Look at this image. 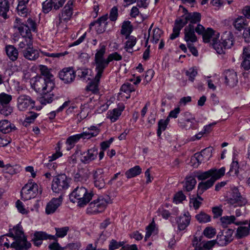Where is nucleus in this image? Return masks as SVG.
Returning <instances> with one entry per match:
<instances>
[{"label": "nucleus", "instance_id": "f257e3e1", "mask_svg": "<svg viewBox=\"0 0 250 250\" xmlns=\"http://www.w3.org/2000/svg\"><path fill=\"white\" fill-rule=\"evenodd\" d=\"M106 47L104 45H100V48L97 50L95 55L94 64L95 66V71L97 72V79L99 80L102 77L104 69L111 61H120L122 59V56L117 52L110 54L106 59L104 58L105 54Z\"/></svg>", "mask_w": 250, "mask_h": 250}, {"label": "nucleus", "instance_id": "f03ea898", "mask_svg": "<svg viewBox=\"0 0 250 250\" xmlns=\"http://www.w3.org/2000/svg\"><path fill=\"white\" fill-rule=\"evenodd\" d=\"M41 76L37 77L34 83L35 88L38 91H51L55 87L54 76L51 73V69L46 66H40Z\"/></svg>", "mask_w": 250, "mask_h": 250}, {"label": "nucleus", "instance_id": "7ed1b4c3", "mask_svg": "<svg viewBox=\"0 0 250 250\" xmlns=\"http://www.w3.org/2000/svg\"><path fill=\"white\" fill-rule=\"evenodd\" d=\"M94 194L92 191H88L83 187H78L70 194V201L74 203L77 202L81 208L84 207L92 199Z\"/></svg>", "mask_w": 250, "mask_h": 250}, {"label": "nucleus", "instance_id": "20e7f679", "mask_svg": "<svg viewBox=\"0 0 250 250\" xmlns=\"http://www.w3.org/2000/svg\"><path fill=\"white\" fill-rule=\"evenodd\" d=\"M14 27L18 29L22 38L32 37L31 31H36V23L30 18L24 23L22 19L17 18Z\"/></svg>", "mask_w": 250, "mask_h": 250}, {"label": "nucleus", "instance_id": "39448f33", "mask_svg": "<svg viewBox=\"0 0 250 250\" xmlns=\"http://www.w3.org/2000/svg\"><path fill=\"white\" fill-rule=\"evenodd\" d=\"M204 27L198 24L196 26L191 24H189L184 29V40L187 43H193L197 41V38L195 34L196 32L198 35L203 33Z\"/></svg>", "mask_w": 250, "mask_h": 250}, {"label": "nucleus", "instance_id": "423d86ee", "mask_svg": "<svg viewBox=\"0 0 250 250\" xmlns=\"http://www.w3.org/2000/svg\"><path fill=\"white\" fill-rule=\"evenodd\" d=\"M109 198L99 197L97 199L94 200L89 204L87 208V212L91 214H96L101 212L104 210L108 203Z\"/></svg>", "mask_w": 250, "mask_h": 250}, {"label": "nucleus", "instance_id": "0eeeda50", "mask_svg": "<svg viewBox=\"0 0 250 250\" xmlns=\"http://www.w3.org/2000/svg\"><path fill=\"white\" fill-rule=\"evenodd\" d=\"M69 186V180L65 174L59 175L55 177L52 181V189L56 193H60L63 195V191Z\"/></svg>", "mask_w": 250, "mask_h": 250}, {"label": "nucleus", "instance_id": "6e6552de", "mask_svg": "<svg viewBox=\"0 0 250 250\" xmlns=\"http://www.w3.org/2000/svg\"><path fill=\"white\" fill-rule=\"evenodd\" d=\"M38 192V186L37 184L28 182L22 187L21 191V199L28 200L35 197Z\"/></svg>", "mask_w": 250, "mask_h": 250}, {"label": "nucleus", "instance_id": "1a4fd4ad", "mask_svg": "<svg viewBox=\"0 0 250 250\" xmlns=\"http://www.w3.org/2000/svg\"><path fill=\"white\" fill-rule=\"evenodd\" d=\"M212 147H207L203 149L200 153H196L194 158H191L193 166L197 167L202 163H205L208 161L212 156Z\"/></svg>", "mask_w": 250, "mask_h": 250}, {"label": "nucleus", "instance_id": "9d476101", "mask_svg": "<svg viewBox=\"0 0 250 250\" xmlns=\"http://www.w3.org/2000/svg\"><path fill=\"white\" fill-rule=\"evenodd\" d=\"M247 202L246 198L241 194L236 188L232 189L230 197L227 199V203L234 207L245 206Z\"/></svg>", "mask_w": 250, "mask_h": 250}, {"label": "nucleus", "instance_id": "9b49d317", "mask_svg": "<svg viewBox=\"0 0 250 250\" xmlns=\"http://www.w3.org/2000/svg\"><path fill=\"white\" fill-rule=\"evenodd\" d=\"M212 45L218 54H222L224 52L223 48H230L233 44L232 37L230 35L226 37L223 36L219 42H217L215 40H212Z\"/></svg>", "mask_w": 250, "mask_h": 250}, {"label": "nucleus", "instance_id": "f8f14e48", "mask_svg": "<svg viewBox=\"0 0 250 250\" xmlns=\"http://www.w3.org/2000/svg\"><path fill=\"white\" fill-rule=\"evenodd\" d=\"M17 106L20 111L30 110L35 107V101L28 95H21L17 98Z\"/></svg>", "mask_w": 250, "mask_h": 250}, {"label": "nucleus", "instance_id": "ddd939ff", "mask_svg": "<svg viewBox=\"0 0 250 250\" xmlns=\"http://www.w3.org/2000/svg\"><path fill=\"white\" fill-rule=\"evenodd\" d=\"M233 230L227 229L219 232L215 239L216 243L220 246H226L233 240Z\"/></svg>", "mask_w": 250, "mask_h": 250}, {"label": "nucleus", "instance_id": "4468645a", "mask_svg": "<svg viewBox=\"0 0 250 250\" xmlns=\"http://www.w3.org/2000/svg\"><path fill=\"white\" fill-rule=\"evenodd\" d=\"M98 154V148L96 147H92L81 153V161L84 164H89L96 159Z\"/></svg>", "mask_w": 250, "mask_h": 250}, {"label": "nucleus", "instance_id": "2eb2a0df", "mask_svg": "<svg viewBox=\"0 0 250 250\" xmlns=\"http://www.w3.org/2000/svg\"><path fill=\"white\" fill-rule=\"evenodd\" d=\"M179 21L185 26L189 21V24L194 25L200 21L201 19V15L199 12H192L188 13L185 16H182L178 18Z\"/></svg>", "mask_w": 250, "mask_h": 250}, {"label": "nucleus", "instance_id": "dca6fc26", "mask_svg": "<svg viewBox=\"0 0 250 250\" xmlns=\"http://www.w3.org/2000/svg\"><path fill=\"white\" fill-rule=\"evenodd\" d=\"M63 200L62 193L58 198H52L46 205L45 213L50 214L54 213L57 209L62 205Z\"/></svg>", "mask_w": 250, "mask_h": 250}, {"label": "nucleus", "instance_id": "f3484780", "mask_svg": "<svg viewBox=\"0 0 250 250\" xmlns=\"http://www.w3.org/2000/svg\"><path fill=\"white\" fill-rule=\"evenodd\" d=\"M225 83L230 87L235 86L238 83L236 73L232 69H228L224 71Z\"/></svg>", "mask_w": 250, "mask_h": 250}, {"label": "nucleus", "instance_id": "a211bd4d", "mask_svg": "<svg viewBox=\"0 0 250 250\" xmlns=\"http://www.w3.org/2000/svg\"><path fill=\"white\" fill-rule=\"evenodd\" d=\"M223 176V170L220 171L219 176H217L216 178L212 177L210 178L209 180L206 182H200L198 184L197 194L201 195L205 191L211 187L215 182Z\"/></svg>", "mask_w": 250, "mask_h": 250}, {"label": "nucleus", "instance_id": "6ab92c4d", "mask_svg": "<svg viewBox=\"0 0 250 250\" xmlns=\"http://www.w3.org/2000/svg\"><path fill=\"white\" fill-rule=\"evenodd\" d=\"M223 170V176L225 173V168L222 167L219 169L216 168H211L208 171L201 173L197 175V177L199 180H204L207 178L210 177L216 178L217 176H219L220 171Z\"/></svg>", "mask_w": 250, "mask_h": 250}, {"label": "nucleus", "instance_id": "aec40b11", "mask_svg": "<svg viewBox=\"0 0 250 250\" xmlns=\"http://www.w3.org/2000/svg\"><path fill=\"white\" fill-rule=\"evenodd\" d=\"M75 76L74 71L70 68H63L59 73L60 78L66 83L73 82Z\"/></svg>", "mask_w": 250, "mask_h": 250}, {"label": "nucleus", "instance_id": "412c9836", "mask_svg": "<svg viewBox=\"0 0 250 250\" xmlns=\"http://www.w3.org/2000/svg\"><path fill=\"white\" fill-rule=\"evenodd\" d=\"M93 179L94 185L96 188L101 189L104 187L105 181L102 169H98L93 172Z\"/></svg>", "mask_w": 250, "mask_h": 250}, {"label": "nucleus", "instance_id": "4be33fe9", "mask_svg": "<svg viewBox=\"0 0 250 250\" xmlns=\"http://www.w3.org/2000/svg\"><path fill=\"white\" fill-rule=\"evenodd\" d=\"M31 247L30 242L27 241L25 236L18 238L11 244V247L16 250H27Z\"/></svg>", "mask_w": 250, "mask_h": 250}, {"label": "nucleus", "instance_id": "5701e85b", "mask_svg": "<svg viewBox=\"0 0 250 250\" xmlns=\"http://www.w3.org/2000/svg\"><path fill=\"white\" fill-rule=\"evenodd\" d=\"M21 53L26 59L32 61H36L40 56L39 51L34 48L33 45L28 47L26 49L22 50Z\"/></svg>", "mask_w": 250, "mask_h": 250}, {"label": "nucleus", "instance_id": "b1692460", "mask_svg": "<svg viewBox=\"0 0 250 250\" xmlns=\"http://www.w3.org/2000/svg\"><path fill=\"white\" fill-rule=\"evenodd\" d=\"M73 2L72 0H68L61 13L59 14L64 22H67L71 18L73 14Z\"/></svg>", "mask_w": 250, "mask_h": 250}, {"label": "nucleus", "instance_id": "393cba45", "mask_svg": "<svg viewBox=\"0 0 250 250\" xmlns=\"http://www.w3.org/2000/svg\"><path fill=\"white\" fill-rule=\"evenodd\" d=\"M176 221L178 225V229L180 230H185L190 223V216L189 213L187 212L183 215L177 217Z\"/></svg>", "mask_w": 250, "mask_h": 250}, {"label": "nucleus", "instance_id": "a878e982", "mask_svg": "<svg viewBox=\"0 0 250 250\" xmlns=\"http://www.w3.org/2000/svg\"><path fill=\"white\" fill-rule=\"evenodd\" d=\"M243 61L241 63V66L245 70H248L250 69V49L248 47L243 48V52L242 55Z\"/></svg>", "mask_w": 250, "mask_h": 250}, {"label": "nucleus", "instance_id": "bb28decb", "mask_svg": "<svg viewBox=\"0 0 250 250\" xmlns=\"http://www.w3.org/2000/svg\"><path fill=\"white\" fill-rule=\"evenodd\" d=\"M89 130H93V132H90L89 131H84L79 134L81 139H89L92 137L97 136L100 131V129L96 126L92 125L88 128Z\"/></svg>", "mask_w": 250, "mask_h": 250}, {"label": "nucleus", "instance_id": "cd10ccee", "mask_svg": "<svg viewBox=\"0 0 250 250\" xmlns=\"http://www.w3.org/2000/svg\"><path fill=\"white\" fill-rule=\"evenodd\" d=\"M5 50L7 56L11 61L15 62L17 60L19 56V51L14 45H6Z\"/></svg>", "mask_w": 250, "mask_h": 250}, {"label": "nucleus", "instance_id": "c85d7f7f", "mask_svg": "<svg viewBox=\"0 0 250 250\" xmlns=\"http://www.w3.org/2000/svg\"><path fill=\"white\" fill-rule=\"evenodd\" d=\"M15 128V126L7 120H2L0 122V131L3 133H9Z\"/></svg>", "mask_w": 250, "mask_h": 250}, {"label": "nucleus", "instance_id": "c756f323", "mask_svg": "<svg viewBox=\"0 0 250 250\" xmlns=\"http://www.w3.org/2000/svg\"><path fill=\"white\" fill-rule=\"evenodd\" d=\"M10 9V3L8 0H0V16L4 19L8 18L7 13Z\"/></svg>", "mask_w": 250, "mask_h": 250}, {"label": "nucleus", "instance_id": "7c9ffc66", "mask_svg": "<svg viewBox=\"0 0 250 250\" xmlns=\"http://www.w3.org/2000/svg\"><path fill=\"white\" fill-rule=\"evenodd\" d=\"M18 1L19 3L17 7L18 14L23 17H26L27 13L26 4L28 3L29 0H18Z\"/></svg>", "mask_w": 250, "mask_h": 250}, {"label": "nucleus", "instance_id": "2f4dec72", "mask_svg": "<svg viewBox=\"0 0 250 250\" xmlns=\"http://www.w3.org/2000/svg\"><path fill=\"white\" fill-rule=\"evenodd\" d=\"M88 177L87 171L84 169H81L75 174L74 180L75 181L83 183L87 181Z\"/></svg>", "mask_w": 250, "mask_h": 250}, {"label": "nucleus", "instance_id": "473e14b6", "mask_svg": "<svg viewBox=\"0 0 250 250\" xmlns=\"http://www.w3.org/2000/svg\"><path fill=\"white\" fill-rule=\"evenodd\" d=\"M184 26L183 24L179 20L177 19L174 23V26L173 28V32L170 35V39L171 40H174L177 37H178L179 35L180 30Z\"/></svg>", "mask_w": 250, "mask_h": 250}, {"label": "nucleus", "instance_id": "72a5a7b5", "mask_svg": "<svg viewBox=\"0 0 250 250\" xmlns=\"http://www.w3.org/2000/svg\"><path fill=\"white\" fill-rule=\"evenodd\" d=\"M132 26L131 25L130 21H124L122 25V29L121 30V33L122 35L125 36V39H127L129 35L132 32Z\"/></svg>", "mask_w": 250, "mask_h": 250}, {"label": "nucleus", "instance_id": "f704fd0d", "mask_svg": "<svg viewBox=\"0 0 250 250\" xmlns=\"http://www.w3.org/2000/svg\"><path fill=\"white\" fill-rule=\"evenodd\" d=\"M34 237L42 242L43 240L47 239L56 240V237L55 235L48 234L43 231L35 232L34 235Z\"/></svg>", "mask_w": 250, "mask_h": 250}, {"label": "nucleus", "instance_id": "c9c22d12", "mask_svg": "<svg viewBox=\"0 0 250 250\" xmlns=\"http://www.w3.org/2000/svg\"><path fill=\"white\" fill-rule=\"evenodd\" d=\"M19 49L21 51L26 49L27 48L33 45L32 37L22 38L19 43Z\"/></svg>", "mask_w": 250, "mask_h": 250}, {"label": "nucleus", "instance_id": "e433bc0d", "mask_svg": "<svg viewBox=\"0 0 250 250\" xmlns=\"http://www.w3.org/2000/svg\"><path fill=\"white\" fill-rule=\"evenodd\" d=\"M142 172V169L139 166H136L127 170L125 174L128 179H130L140 174Z\"/></svg>", "mask_w": 250, "mask_h": 250}, {"label": "nucleus", "instance_id": "4c0bfd02", "mask_svg": "<svg viewBox=\"0 0 250 250\" xmlns=\"http://www.w3.org/2000/svg\"><path fill=\"white\" fill-rule=\"evenodd\" d=\"M43 96L40 98V103L42 104L46 105L47 104L51 103L54 99V94L53 93H50L51 91L43 92L41 91Z\"/></svg>", "mask_w": 250, "mask_h": 250}, {"label": "nucleus", "instance_id": "58836bf2", "mask_svg": "<svg viewBox=\"0 0 250 250\" xmlns=\"http://www.w3.org/2000/svg\"><path fill=\"white\" fill-rule=\"evenodd\" d=\"M246 21V18L243 16H239L236 18L233 23L234 27L238 30L241 31L244 28Z\"/></svg>", "mask_w": 250, "mask_h": 250}, {"label": "nucleus", "instance_id": "ea45409f", "mask_svg": "<svg viewBox=\"0 0 250 250\" xmlns=\"http://www.w3.org/2000/svg\"><path fill=\"white\" fill-rule=\"evenodd\" d=\"M250 233V229L246 227H239L236 230L235 236L238 239H241L247 236Z\"/></svg>", "mask_w": 250, "mask_h": 250}, {"label": "nucleus", "instance_id": "a19ab883", "mask_svg": "<svg viewBox=\"0 0 250 250\" xmlns=\"http://www.w3.org/2000/svg\"><path fill=\"white\" fill-rule=\"evenodd\" d=\"M214 34V31L211 28H208L206 30L204 28L203 33L200 35L203 36V40L204 42L206 43L209 42L210 41L211 38Z\"/></svg>", "mask_w": 250, "mask_h": 250}, {"label": "nucleus", "instance_id": "79ce46f5", "mask_svg": "<svg viewBox=\"0 0 250 250\" xmlns=\"http://www.w3.org/2000/svg\"><path fill=\"white\" fill-rule=\"evenodd\" d=\"M127 41L125 42V49L127 52L132 53V51H130V49L136 44V38L134 36H130L127 37Z\"/></svg>", "mask_w": 250, "mask_h": 250}, {"label": "nucleus", "instance_id": "37998d69", "mask_svg": "<svg viewBox=\"0 0 250 250\" xmlns=\"http://www.w3.org/2000/svg\"><path fill=\"white\" fill-rule=\"evenodd\" d=\"M97 72H96V74L95 76L94 81H92L89 83V84L86 86V89L89 91H91L93 92H96L98 90V85L100 82V79L102 77H100L99 80H97Z\"/></svg>", "mask_w": 250, "mask_h": 250}, {"label": "nucleus", "instance_id": "c03bdc74", "mask_svg": "<svg viewBox=\"0 0 250 250\" xmlns=\"http://www.w3.org/2000/svg\"><path fill=\"white\" fill-rule=\"evenodd\" d=\"M120 90L122 92H124L127 94L128 96H126V98L128 99L130 98V93L135 91V89L134 88V85L130 83H126L122 85L120 88Z\"/></svg>", "mask_w": 250, "mask_h": 250}, {"label": "nucleus", "instance_id": "a18cd8bd", "mask_svg": "<svg viewBox=\"0 0 250 250\" xmlns=\"http://www.w3.org/2000/svg\"><path fill=\"white\" fill-rule=\"evenodd\" d=\"M195 218L200 223H207L211 220L210 216L203 211L197 214L195 216Z\"/></svg>", "mask_w": 250, "mask_h": 250}, {"label": "nucleus", "instance_id": "49530a36", "mask_svg": "<svg viewBox=\"0 0 250 250\" xmlns=\"http://www.w3.org/2000/svg\"><path fill=\"white\" fill-rule=\"evenodd\" d=\"M196 184L195 179L192 176H190L187 178L184 187L187 191H190L194 188Z\"/></svg>", "mask_w": 250, "mask_h": 250}, {"label": "nucleus", "instance_id": "de8ad7c7", "mask_svg": "<svg viewBox=\"0 0 250 250\" xmlns=\"http://www.w3.org/2000/svg\"><path fill=\"white\" fill-rule=\"evenodd\" d=\"M236 219L235 216H224L220 218V221L223 227H226L228 225L234 223Z\"/></svg>", "mask_w": 250, "mask_h": 250}, {"label": "nucleus", "instance_id": "09e8293b", "mask_svg": "<svg viewBox=\"0 0 250 250\" xmlns=\"http://www.w3.org/2000/svg\"><path fill=\"white\" fill-rule=\"evenodd\" d=\"M216 231L215 228L212 227H206L203 231V235L208 238H213L216 234Z\"/></svg>", "mask_w": 250, "mask_h": 250}, {"label": "nucleus", "instance_id": "8fccbe9b", "mask_svg": "<svg viewBox=\"0 0 250 250\" xmlns=\"http://www.w3.org/2000/svg\"><path fill=\"white\" fill-rule=\"evenodd\" d=\"M198 194L197 198H192L190 199L189 204L190 206H192L195 209H197L199 208L200 206L202 204V201L203 199Z\"/></svg>", "mask_w": 250, "mask_h": 250}, {"label": "nucleus", "instance_id": "3c124183", "mask_svg": "<svg viewBox=\"0 0 250 250\" xmlns=\"http://www.w3.org/2000/svg\"><path fill=\"white\" fill-rule=\"evenodd\" d=\"M56 231V236L57 237L63 238L67 235L68 231L69 230L68 227H64L62 228H55Z\"/></svg>", "mask_w": 250, "mask_h": 250}, {"label": "nucleus", "instance_id": "603ef678", "mask_svg": "<svg viewBox=\"0 0 250 250\" xmlns=\"http://www.w3.org/2000/svg\"><path fill=\"white\" fill-rule=\"evenodd\" d=\"M11 100V95L5 93L0 94V103L1 105H7Z\"/></svg>", "mask_w": 250, "mask_h": 250}, {"label": "nucleus", "instance_id": "864d4df0", "mask_svg": "<svg viewBox=\"0 0 250 250\" xmlns=\"http://www.w3.org/2000/svg\"><path fill=\"white\" fill-rule=\"evenodd\" d=\"M193 119H187L185 122H180V126L186 129V130L189 129L190 128H195L194 126V122Z\"/></svg>", "mask_w": 250, "mask_h": 250}, {"label": "nucleus", "instance_id": "5fc2aeb1", "mask_svg": "<svg viewBox=\"0 0 250 250\" xmlns=\"http://www.w3.org/2000/svg\"><path fill=\"white\" fill-rule=\"evenodd\" d=\"M80 139L79 134H76L69 137L66 140V143L70 146V147H72Z\"/></svg>", "mask_w": 250, "mask_h": 250}, {"label": "nucleus", "instance_id": "6e6d98bb", "mask_svg": "<svg viewBox=\"0 0 250 250\" xmlns=\"http://www.w3.org/2000/svg\"><path fill=\"white\" fill-rule=\"evenodd\" d=\"M88 69L87 68H79L77 70L76 73L80 78L84 80H90L89 77H87L88 76Z\"/></svg>", "mask_w": 250, "mask_h": 250}, {"label": "nucleus", "instance_id": "4d7b16f0", "mask_svg": "<svg viewBox=\"0 0 250 250\" xmlns=\"http://www.w3.org/2000/svg\"><path fill=\"white\" fill-rule=\"evenodd\" d=\"M30 115L26 116L24 122H23V125L27 127L30 123H33L35 119L37 118L38 114L33 112H30Z\"/></svg>", "mask_w": 250, "mask_h": 250}, {"label": "nucleus", "instance_id": "13d9d810", "mask_svg": "<svg viewBox=\"0 0 250 250\" xmlns=\"http://www.w3.org/2000/svg\"><path fill=\"white\" fill-rule=\"evenodd\" d=\"M153 33L152 42L154 43H157L161 38L163 32L160 29L155 28L153 30Z\"/></svg>", "mask_w": 250, "mask_h": 250}, {"label": "nucleus", "instance_id": "bf43d9fd", "mask_svg": "<svg viewBox=\"0 0 250 250\" xmlns=\"http://www.w3.org/2000/svg\"><path fill=\"white\" fill-rule=\"evenodd\" d=\"M12 230H13L15 234V240L24 236V233L22 230V228L19 225L14 227Z\"/></svg>", "mask_w": 250, "mask_h": 250}, {"label": "nucleus", "instance_id": "052dcab7", "mask_svg": "<svg viewBox=\"0 0 250 250\" xmlns=\"http://www.w3.org/2000/svg\"><path fill=\"white\" fill-rule=\"evenodd\" d=\"M216 243L215 240L208 241L205 242L200 243L198 246H201L202 249L204 250H209L212 248Z\"/></svg>", "mask_w": 250, "mask_h": 250}, {"label": "nucleus", "instance_id": "680f3d73", "mask_svg": "<svg viewBox=\"0 0 250 250\" xmlns=\"http://www.w3.org/2000/svg\"><path fill=\"white\" fill-rule=\"evenodd\" d=\"M124 242H118L114 239L111 240L109 245V250H114L119 249L120 247H122L124 245Z\"/></svg>", "mask_w": 250, "mask_h": 250}, {"label": "nucleus", "instance_id": "e2e57ef3", "mask_svg": "<svg viewBox=\"0 0 250 250\" xmlns=\"http://www.w3.org/2000/svg\"><path fill=\"white\" fill-rule=\"evenodd\" d=\"M123 109L120 110L118 108L114 109L110 115V119L113 122H115L121 115Z\"/></svg>", "mask_w": 250, "mask_h": 250}, {"label": "nucleus", "instance_id": "0e129e2a", "mask_svg": "<svg viewBox=\"0 0 250 250\" xmlns=\"http://www.w3.org/2000/svg\"><path fill=\"white\" fill-rule=\"evenodd\" d=\"M53 8L51 0H46L42 3V10L45 13H48Z\"/></svg>", "mask_w": 250, "mask_h": 250}, {"label": "nucleus", "instance_id": "69168bd1", "mask_svg": "<svg viewBox=\"0 0 250 250\" xmlns=\"http://www.w3.org/2000/svg\"><path fill=\"white\" fill-rule=\"evenodd\" d=\"M186 196L182 191H180L176 193L173 198V202L176 204L181 203L186 199Z\"/></svg>", "mask_w": 250, "mask_h": 250}, {"label": "nucleus", "instance_id": "338daca9", "mask_svg": "<svg viewBox=\"0 0 250 250\" xmlns=\"http://www.w3.org/2000/svg\"><path fill=\"white\" fill-rule=\"evenodd\" d=\"M61 16L59 15L58 17L56 19L55 24L59 30H63L66 28V25L65 24Z\"/></svg>", "mask_w": 250, "mask_h": 250}, {"label": "nucleus", "instance_id": "774afa93", "mask_svg": "<svg viewBox=\"0 0 250 250\" xmlns=\"http://www.w3.org/2000/svg\"><path fill=\"white\" fill-rule=\"evenodd\" d=\"M12 111V107L7 105H1V107L0 106V113L5 116L10 115Z\"/></svg>", "mask_w": 250, "mask_h": 250}]
</instances>
